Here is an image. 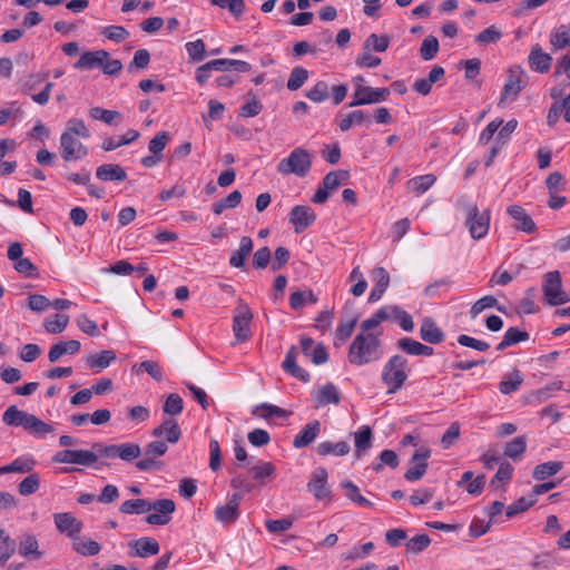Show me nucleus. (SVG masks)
<instances>
[{
  "label": "nucleus",
  "mask_w": 570,
  "mask_h": 570,
  "mask_svg": "<svg viewBox=\"0 0 570 570\" xmlns=\"http://www.w3.org/2000/svg\"><path fill=\"white\" fill-rule=\"evenodd\" d=\"M168 450L164 441H153L145 446V458L136 462V468L140 471L160 470L164 465L161 461H156L157 456H163Z\"/></svg>",
  "instance_id": "1a4fd4ad"
},
{
  "label": "nucleus",
  "mask_w": 570,
  "mask_h": 570,
  "mask_svg": "<svg viewBox=\"0 0 570 570\" xmlns=\"http://www.w3.org/2000/svg\"><path fill=\"white\" fill-rule=\"evenodd\" d=\"M390 309V318H393L399 323L402 330L405 332H412L414 330V322L412 316L397 305H387Z\"/></svg>",
  "instance_id": "37998d69"
},
{
  "label": "nucleus",
  "mask_w": 570,
  "mask_h": 570,
  "mask_svg": "<svg viewBox=\"0 0 570 570\" xmlns=\"http://www.w3.org/2000/svg\"><path fill=\"white\" fill-rule=\"evenodd\" d=\"M390 45V37L387 35L371 33L363 43V50H374L376 52H384Z\"/></svg>",
  "instance_id": "09e8293b"
},
{
  "label": "nucleus",
  "mask_w": 570,
  "mask_h": 570,
  "mask_svg": "<svg viewBox=\"0 0 570 570\" xmlns=\"http://www.w3.org/2000/svg\"><path fill=\"white\" fill-rule=\"evenodd\" d=\"M525 72L520 66H511L508 70V79L503 86L500 102L511 98L514 100L519 92L527 86Z\"/></svg>",
  "instance_id": "9d476101"
},
{
  "label": "nucleus",
  "mask_w": 570,
  "mask_h": 570,
  "mask_svg": "<svg viewBox=\"0 0 570 570\" xmlns=\"http://www.w3.org/2000/svg\"><path fill=\"white\" fill-rule=\"evenodd\" d=\"M350 451L351 446L346 441H340L337 443L325 441L320 443L316 449L317 454L321 456H326L330 454L343 456L350 453Z\"/></svg>",
  "instance_id": "f704fd0d"
},
{
  "label": "nucleus",
  "mask_w": 570,
  "mask_h": 570,
  "mask_svg": "<svg viewBox=\"0 0 570 570\" xmlns=\"http://www.w3.org/2000/svg\"><path fill=\"white\" fill-rule=\"evenodd\" d=\"M62 134H69V136H78L85 139L90 137L88 127L86 126L85 121L79 118H70L67 121L66 129Z\"/></svg>",
  "instance_id": "4d7b16f0"
},
{
  "label": "nucleus",
  "mask_w": 570,
  "mask_h": 570,
  "mask_svg": "<svg viewBox=\"0 0 570 570\" xmlns=\"http://www.w3.org/2000/svg\"><path fill=\"white\" fill-rule=\"evenodd\" d=\"M321 433V422L314 420L307 423L294 438L293 446L295 449L306 448L312 444Z\"/></svg>",
  "instance_id": "5701e85b"
},
{
  "label": "nucleus",
  "mask_w": 570,
  "mask_h": 570,
  "mask_svg": "<svg viewBox=\"0 0 570 570\" xmlns=\"http://www.w3.org/2000/svg\"><path fill=\"white\" fill-rule=\"evenodd\" d=\"M108 58L109 52L106 50L86 51L75 62L73 67L78 70L100 68Z\"/></svg>",
  "instance_id": "412c9836"
},
{
  "label": "nucleus",
  "mask_w": 570,
  "mask_h": 570,
  "mask_svg": "<svg viewBox=\"0 0 570 570\" xmlns=\"http://www.w3.org/2000/svg\"><path fill=\"white\" fill-rule=\"evenodd\" d=\"M19 554L27 559L39 560L43 552L39 549V542L33 534H23L19 541Z\"/></svg>",
  "instance_id": "cd10ccee"
},
{
  "label": "nucleus",
  "mask_w": 570,
  "mask_h": 570,
  "mask_svg": "<svg viewBox=\"0 0 570 570\" xmlns=\"http://www.w3.org/2000/svg\"><path fill=\"white\" fill-rule=\"evenodd\" d=\"M316 407H323L328 404H338L341 402V393L333 383H326L321 386L314 396Z\"/></svg>",
  "instance_id": "bb28decb"
},
{
  "label": "nucleus",
  "mask_w": 570,
  "mask_h": 570,
  "mask_svg": "<svg viewBox=\"0 0 570 570\" xmlns=\"http://www.w3.org/2000/svg\"><path fill=\"white\" fill-rule=\"evenodd\" d=\"M308 79V71L303 67H295L292 69L287 80V89L291 91L298 90Z\"/></svg>",
  "instance_id": "bf43d9fd"
},
{
  "label": "nucleus",
  "mask_w": 570,
  "mask_h": 570,
  "mask_svg": "<svg viewBox=\"0 0 570 570\" xmlns=\"http://www.w3.org/2000/svg\"><path fill=\"white\" fill-rule=\"evenodd\" d=\"M316 215L309 206H294L289 214V222L294 225L295 233L299 234L314 224Z\"/></svg>",
  "instance_id": "f3484780"
},
{
  "label": "nucleus",
  "mask_w": 570,
  "mask_h": 570,
  "mask_svg": "<svg viewBox=\"0 0 570 570\" xmlns=\"http://www.w3.org/2000/svg\"><path fill=\"white\" fill-rule=\"evenodd\" d=\"M69 323V316L66 314H56L52 320L45 321V328L50 334H59L63 332Z\"/></svg>",
  "instance_id": "774afa93"
},
{
  "label": "nucleus",
  "mask_w": 570,
  "mask_h": 570,
  "mask_svg": "<svg viewBox=\"0 0 570 570\" xmlns=\"http://www.w3.org/2000/svg\"><path fill=\"white\" fill-rule=\"evenodd\" d=\"M141 454V449L137 443H120L118 444L117 458L126 462H131L138 459Z\"/></svg>",
  "instance_id": "69168bd1"
},
{
  "label": "nucleus",
  "mask_w": 570,
  "mask_h": 570,
  "mask_svg": "<svg viewBox=\"0 0 570 570\" xmlns=\"http://www.w3.org/2000/svg\"><path fill=\"white\" fill-rule=\"evenodd\" d=\"M420 336L424 342L430 344H440L445 337L443 331L431 317H425L422 321Z\"/></svg>",
  "instance_id": "a878e982"
},
{
  "label": "nucleus",
  "mask_w": 570,
  "mask_h": 570,
  "mask_svg": "<svg viewBox=\"0 0 570 570\" xmlns=\"http://www.w3.org/2000/svg\"><path fill=\"white\" fill-rule=\"evenodd\" d=\"M317 302V297L313 293L312 289L307 291H296L293 292L289 296V306L294 311L301 309L306 303L315 304Z\"/></svg>",
  "instance_id": "8fccbe9b"
},
{
  "label": "nucleus",
  "mask_w": 570,
  "mask_h": 570,
  "mask_svg": "<svg viewBox=\"0 0 570 570\" xmlns=\"http://www.w3.org/2000/svg\"><path fill=\"white\" fill-rule=\"evenodd\" d=\"M60 155L67 163L77 161L87 157L88 148L76 137L69 136V134H61Z\"/></svg>",
  "instance_id": "9b49d317"
},
{
  "label": "nucleus",
  "mask_w": 570,
  "mask_h": 570,
  "mask_svg": "<svg viewBox=\"0 0 570 570\" xmlns=\"http://www.w3.org/2000/svg\"><path fill=\"white\" fill-rule=\"evenodd\" d=\"M297 348L296 346H292L285 356V360L283 361L282 367L285 372L291 374L292 376L296 377L297 380L307 383L311 380V376L307 371L297 365L296 358H297Z\"/></svg>",
  "instance_id": "4be33fe9"
},
{
  "label": "nucleus",
  "mask_w": 570,
  "mask_h": 570,
  "mask_svg": "<svg viewBox=\"0 0 570 570\" xmlns=\"http://www.w3.org/2000/svg\"><path fill=\"white\" fill-rule=\"evenodd\" d=\"M341 487L345 490V495L354 503H356L360 507H371L372 502L368 501L366 498H364L360 493V489L356 484H354L350 480H344L341 482Z\"/></svg>",
  "instance_id": "de8ad7c7"
},
{
  "label": "nucleus",
  "mask_w": 570,
  "mask_h": 570,
  "mask_svg": "<svg viewBox=\"0 0 570 570\" xmlns=\"http://www.w3.org/2000/svg\"><path fill=\"white\" fill-rule=\"evenodd\" d=\"M73 541H75L72 544L73 550L83 557L97 556L101 550V546L97 541L91 540V539H86V540H81V541L73 540Z\"/></svg>",
  "instance_id": "5fc2aeb1"
},
{
  "label": "nucleus",
  "mask_w": 570,
  "mask_h": 570,
  "mask_svg": "<svg viewBox=\"0 0 570 570\" xmlns=\"http://www.w3.org/2000/svg\"><path fill=\"white\" fill-rule=\"evenodd\" d=\"M542 292L547 304L551 306L562 305L570 301L569 294L562 291V279L559 271L544 274Z\"/></svg>",
  "instance_id": "423d86ee"
},
{
  "label": "nucleus",
  "mask_w": 570,
  "mask_h": 570,
  "mask_svg": "<svg viewBox=\"0 0 570 570\" xmlns=\"http://www.w3.org/2000/svg\"><path fill=\"white\" fill-rule=\"evenodd\" d=\"M525 450L527 438L525 435H519L505 444L503 454L513 461H518L522 458Z\"/></svg>",
  "instance_id": "79ce46f5"
},
{
  "label": "nucleus",
  "mask_w": 570,
  "mask_h": 570,
  "mask_svg": "<svg viewBox=\"0 0 570 570\" xmlns=\"http://www.w3.org/2000/svg\"><path fill=\"white\" fill-rule=\"evenodd\" d=\"M375 285L372 288L370 295H368V302L374 303L381 299L383 294L389 287L390 284V275L383 267H376L373 271Z\"/></svg>",
  "instance_id": "c85d7f7f"
},
{
  "label": "nucleus",
  "mask_w": 570,
  "mask_h": 570,
  "mask_svg": "<svg viewBox=\"0 0 570 570\" xmlns=\"http://www.w3.org/2000/svg\"><path fill=\"white\" fill-rule=\"evenodd\" d=\"M328 473L325 468H316L307 483V489L316 500H332V490L327 484Z\"/></svg>",
  "instance_id": "4468645a"
},
{
  "label": "nucleus",
  "mask_w": 570,
  "mask_h": 570,
  "mask_svg": "<svg viewBox=\"0 0 570 570\" xmlns=\"http://www.w3.org/2000/svg\"><path fill=\"white\" fill-rule=\"evenodd\" d=\"M550 45L554 50H561L570 46V23L561 24L551 31Z\"/></svg>",
  "instance_id": "c9c22d12"
},
{
  "label": "nucleus",
  "mask_w": 570,
  "mask_h": 570,
  "mask_svg": "<svg viewBox=\"0 0 570 570\" xmlns=\"http://www.w3.org/2000/svg\"><path fill=\"white\" fill-rule=\"evenodd\" d=\"M252 320L253 313L249 306L239 298L233 317V332L238 343L246 342L250 338L252 333L249 324Z\"/></svg>",
  "instance_id": "0eeeda50"
},
{
  "label": "nucleus",
  "mask_w": 570,
  "mask_h": 570,
  "mask_svg": "<svg viewBox=\"0 0 570 570\" xmlns=\"http://www.w3.org/2000/svg\"><path fill=\"white\" fill-rule=\"evenodd\" d=\"M495 307L499 312L505 313L504 306L498 305V299L492 295H487L478 299L471 307L470 314L472 318H475L487 308Z\"/></svg>",
  "instance_id": "49530a36"
},
{
  "label": "nucleus",
  "mask_w": 570,
  "mask_h": 570,
  "mask_svg": "<svg viewBox=\"0 0 570 570\" xmlns=\"http://www.w3.org/2000/svg\"><path fill=\"white\" fill-rule=\"evenodd\" d=\"M351 364L361 366L382 357L381 340L373 333H358L348 348Z\"/></svg>",
  "instance_id": "f257e3e1"
},
{
  "label": "nucleus",
  "mask_w": 570,
  "mask_h": 570,
  "mask_svg": "<svg viewBox=\"0 0 570 570\" xmlns=\"http://www.w3.org/2000/svg\"><path fill=\"white\" fill-rule=\"evenodd\" d=\"M507 213L518 223L515 228L527 234L535 232L537 226L531 216L519 205H511L508 207Z\"/></svg>",
  "instance_id": "b1692460"
},
{
  "label": "nucleus",
  "mask_w": 570,
  "mask_h": 570,
  "mask_svg": "<svg viewBox=\"0 0 570 570\" xmlns=\"http://www.w3.org/2000/svg\"><path fill=\"white\" fill-rule=\"evenodd\" d=\"M537 502V499L533 498V497H529V498H520L519 500H517L515 502H513L512 504H510L507 509H505V515L508 518H513L522 512H525L528 509H530L534 503Z\"/></svg>",
  "instance_id": "680f3d73"
},
{
  "label": "nucleus",
  "mask_w": 570,
  "mask_h": 570,
  "mask_svg": "<svg viewBox=\"0 0 570 570\" xmlns=\"http://www.w3.org/2000/svg\"><path fill=\"white\" fill-rule=\"evenodd\" d=\"M56 463H68L90 466L97 461V454L88 450H62L58 451L53 458Z\"/></svg>",
  "instance_id": "ddd939ff"
},
{
  "label": "nucleus",
  "mask_w": 570,
  "mask_h": 570,
  "mask_svg": "<svg viewBox=\"0 0 570 570\" xmlns=\"http://www.w3.org/2000/svg\"><path fill=\"white\" fill-rule=\"evenodd\" d=\"M387 320H390V309H387V306H383L377 309L370 318L362 322L361 333H370L371 330Z\"/></svg>",
  "instance_id": "603ef678"
},
{
  "label": "nucleus",
  "mask_w": 570,
  "mask_h": 570,
  "mask_svg": "<svg viewBox=\"0 0 570 570\" xmlns=\"http://www.w3.org/2000/svg\"><path fill=\"white\" fill-rule=\"evenodd\" d=\"M523 380L522 373L519 370H513L499 383V391L509 395L520 389Z\"/></svg>",
  "instance_id": "a19ab883"
},
{
  "label": "nucleus",
  "mask_w": 570,
  "mask_h": 570,
  "mask_svg": "<svg viewBox=\"0 0 570 570\" xmlns=\"http://www.w3.org/2000/svg\"><path fill=\"white\" fill-rule=\"evenodd\" d=\"M350 177L347 170L338 169L330 171L322 180V184L316 189L312 197L314 204H324L331 193L335 191L342 184L346 183Z\"/></svg>",
  "instance_id": "6e6552de"
},
{
  "label": "nucleus",
  "mask_w": 570,
  "mask_h": 570,
  "mask_svg": "<svg viewBox=\"0 0 570 570\" xmlns=\"http://www.w3.org/2000/svg\"><path fill=\"white\" fill-rule=\"evenodd\" d=\"M356 88L365 105L379 104L385 101L390 96L389 88H373L363 85H356Z\"/></svg>",
  "instance_id": "2f4dec72"
},
{
  "label": "nucleus",
  "mask_w": 570,
  "mask_h": 570,
  "mask_svg": "<svg viewBox=\"0 0 570 570\" xmlns=\"http://www.w3.org/2000/svg\"><path fill=\"white\" fill-rule=\"evenodd\" d=\"M81 344L77 340L59 342L53 344L48 353V360L51 363L57 362L65 354H76L80 351Z\"/></svg>",
  "instance_id": "7c9ffc66"
},
{
  "label": "nucleus",
  "mask_w": 570,
  "mask_h": 570,
  "mask_svg": "<svg viewBox=\"0 0 570 570\" xmlns=\"http://www.w3.org/2000/svg\"><path fill=\"white\" fill-rule=\"evenodd\" d=\"M40 488V476L38 473H30L18 485V491L21 495H31Z\"/></svg>",
  "instance_id": "0e129e2a"
},
{
  "label": "nucleus",
  "mask_w": 570,
  "mask_h": 570,
  "mask_svg": "<svg viewBox=\"0 0 570 570\" xmlns=\"http://www.w3.org/2000/svg\"><path fill=\"white\" fill-rule=\"evenodd\" d=\"M129 548L131 549L130 556L139 558L155 556L160 550L157 540L150 537H142L138 540L130 541Z\"/></svg>",
  "instance_id": "aec40b11"
},
{
  "label": "nucleus",
  "mask_w": 570,
  "mask_h": 570,
  "mask_svg": "<svg viewBox=\"0 0 570 570\" xmlns=\"http://www.w3.org/2000/svg\"><path fill=\"white\" fill-rule=\"evenodd\" d=\"M91 118L101 120L107 125H118L121 121V114L116 110H107L101 107H94L89 110Z\"/></svg>",
  "instance_id": "a18cd8bd"
},
{
  "label": "nucleus",
  "mask_w": 570,
  "mask_h": 570,
  "mask_svg": "<svg viewBox=\"0 0 570 570\" xmlns=\"http://www.w3.org/2000/svg\"><path fill=\"white\" fill-rule=\"evenodd\" d=\"M357 323V318L353 317L345 322H341L335 332V342L334 345L336 347L341 346L346 342V340L352 335L354 327Z\"/></svg>",
  "instance_id": "6e6d98bb"
},
{
  "label": "nucleus",
  "mask_w": 570,
  "mask_h": 570,
  "mask_svg": "<svg viewBox=\"0 0 570 570\" xmlns=\"http://www.w3.org/2000/svg\"><path fill=\"white\" fill-rule=\"evenodd\" d=\"M96 177L102 181H124L127 173L118 164H105L97 168Z\"/></svg>",
  "instance_id": "c756f323"
},
{
  "label": "nucleus",
  "mask_w": 570,
  "mask_h": 570,
  "mask_svg": "<svg viewBox=\"0 0 570 570\" xmlns=\"http://www.w3.org/2000/svg\"><path fill=\"white\" fill-rule=\"evenodd\" d=\"M184 410V401L179 394L171 393L169 394L163 405V411L165 414L176 416L180 414Z\"/></svg>",
  "instance_id": "052dcab7"
},
{
  "label": "nucleus",
  "mask_w": 570,
  "mask_h": 570,
  "mask_svg": "<svg viewBox=\"0 0 570 570\" xmlns=\"http://www.w3.org/2000/svg\"><path fill=\"white\" fill-rule=\"evenodd\" d=\"M460 204L465 212V226L471 237L476 240L485 237L490 227V210L481 212L476 204L468 199H461Z\"/></svg>",
  "instance_id": "7ed1b4c3"
},
{
  "label": "nucleus",
  "mask_w": 570,
  "mask_h": 570,
  "mask_svg": "<svg viewBox=\"0 0 570 570\" xmlns=\"http://www.w3.org/2000/svg\"><path fill=\"white\" fill-rule=\"evenodd\" d=\"M155 438L165 436L169 443H177L181 436V430L179 424L174 419L164 420V422L153 430Z\"/></svg>",
  "instance_id": "393cba45"
},
{
  "label": "nucleus",
  "mask_w": 570,
  "mask_h": 570,
  "mask_svg": "<svg viewBox=\"0 0 570 570\" xmlns=\"http://www.w3.org/2000/svg\"><path fill=\"white\" fill-rule=\"evenodd\" d=\"M365 121H370V118L361 109L354 110L347 115L337 116V125L342 131H347L354 125H362Z\"/></svg>",
  "instance_id": "e433bc0d"
},
{
  "label": "nucleus",
  "mask_w": 570,
  "mask_h": 570,
  "mask_svg": "<svg viewBox=\"0 0 570 570\" xmlns=\"http://www.w3.org/2000/svg\"><path fill=\"white\" fill-rule=\"evenodd\" d=\"M140 134L136 129H129L120 138L108 137L104 139L101 148L106 151L115 150L121 146L129 145L139 138Z\"/></svg>",
  "instance_id": "72a5a7b5"
},
{
  "label": "nucleus",
  "mask_w": 570,
  "mask_h": 570,
  "mask_svg": "<svg viewBox=\"0 0 570 570\" xmlns=\"http://www.w3.org/2000/svg\"><path fill=\"white\" fill-rule=\"evenodd\" d=\"M53 520L57 529L61 533H66L72 540L79 539V533L82 530V522L75 518L71 513L60 512L53 514Z\"/></svg>",
  "instance_id": "a211bd4d"
},
{
  "label": "nucleus",
  "mask_w": 570,
  "mask_h": 570,
  "mask_svg": "<svg viewBox=\"0 0 570 570\" xmlns=\"http://www.w3.org/2000/svg\"><path fill=\"white\" fill-rule=\"evenodd\" d=\"M563 468V463L561 461H549L541 464H538L532 472V475L538 481H543L550 476L559 473Z\"/></svg>",
  "instance_id": "58836bf2"
},
{
  "label": "nucleus",
  "mask_w": 570,
  "mask_h": 570,
  "mask_svg": "<svg viewBox=\"0 0 570 570\" xmlns=\"http://www.w3.org/2000/svg\"><path fill=\"white\" fill-rule=\"evenodd\" d=\"M528 62L532 71L546 73L551 68L552 57L544 52L539 43H535L528 56Z\"/></svg>",
  "instance_id": "6ab92c4d"
},
{
  "label": "nucleus",
  "mask_w": 570,
  "mask_h": 570,
  "mask_svg": "<svg viewBox=\"0 0 570 570\" xmlns=\"http://www.w3.org/2000/svg\"><path fill=\"white\" fill-rule=\"evenodd\" d=\"M252 238L248 236H243L240 238L239 248L235 250L229 258V265L235 268L245 267L246 257L252 253Z\"/></svg>",
  "instance_id": "473e14b6"
},
{
  "label": "nucleus",
  "mask_w": 570,
  "mask_h": 570,
  "mask_svg": "<svg viewBox=\"0 0 570 570\" xmlns=\"http://www.w3.org/2000/svg\"><path fill=\"white\" fill-rule=\"evenodd\" d=\"M2 421L9 426H22L36 436H45L53 431V428L33 414L10 405L2 414Z\"/></svg>",
  "instance_id": "f03ea898"
},
{
  "label": "nucleus",
  "mask_w": 570,
  "mask_h": 570,
  "mask_svg": "<svg viewBox=\"0 0 570 570\" xmlns=\"http://www.w3.org/2000/svg\"><path fill=\"white\" fill-rule=\"evenodd\" d=\"M431 456V451L426 448H421L414 452L410 462L414 466L410 468L405 473V480L414 482L421 480L428 470V459Z\"/></svg>",
  "instance_id": "dca6fc26"
},
{
  "label": "nucleus",
  "mask_w": 570,
  "mask_h": 570,
  "mask_svg": "<svg viewBox=\"0 0 570 570\" xmlns=\"http://www.w3.org/2000/svg\"><path fill=\"white\" fill-rule=\"evenodd\" d=\"M529 340V333L525 331H521L518 327H509L502 338V341L497 345V351H503L509 346L518 344L520 342H524Z\"/></svg>",
  "instance_id": "ea45409f"
},
{
  "label": "nucleus",
  "mask_w": 570,
  "mask_h": 570,
  "mask_svg": "<svg viewBox=\"0 0 570 570\" xmlns=\"http://www.w3.org/2000/svg\"><path fill=\"white\" fill-rule=\"evenodd\" d=\"M150 511L154 510L156 513H150L146 517V522L153 525H165L170 521V514L174 513L176 505L170 499H159L149 502Z\"/></svg>",
  "instance_id": "f8f14e48"
},
{
  "label": "nucleus",
  "mask_w": 570,
  "mask_h": 570,
  "mask_svg": "<svg viewBox=\"0 0 570 570\" xmlns=\"http://www.w3.org/2000/svg\"><path fill=\"white\" fill-rule=\"evenodd\" d=\"M119 511L125 514H142L150 511L149 501L145 499L126 500Z\"/></svg>",
  "instance_id": "3c124183"
},
{
  "label": "nucleus",
  "mask_w": 570,
  "mask_h": 570,
  "mask_svg": "<svg viewBox=\"0 0 570 570\" xmlns=\"http://www.w3.org/2000/svg\"><path fill=\"white\" fill-rule=\"evenodd\" d=\"M116 360V353L111 350H104L98 354H91L86 362L90 368H97L98 372L108 367Z\"/></svg>",
  "instance_id": "4c0bfd02"
},
{
  "label": "nucleus",
  "mask_w": 570,
  "mask_h": 570,
  "mask_svg": "<svg viewBox=\"0 0 570 570\" xmlns=\"http://www.w3.org/2000/svg\"><path fill=\"white\" fill-rule=\"evenodd\" d=\"M356 458H361L363 451L372 446V430L368 425H362L354 434Z\"/></svg>",
  "instance_id": "c03bdc74"
},
{
  "label": "nucleus",
  "mask_w": 570,
  "mask_h": 570,
  "mask_svg": "<svg viewBox=\"0 0 570 570\" xmlns=\"http://www.w3.org/2000/svg\"><path fill=\"white\" fill-rule=\"evenodd\" d=\"M439 40L434 36H428L423 39L420 48L421 58L425 61L432 60L439 51Z\"/></svg>",
  "instance_id": "13d9d810"
},
{
  "label": "nucleus",
  "mask_w": 570,
  "mask_h": 570,
  "mask_svg": "<svg viewBox=\"0 0 570 570\" xmlns=\"http://www.w3.org/2000/svg\"><path fill=\"white\" fill-rule=\"evenodd\" d=\"M253 414L263 419H268L271 416L285 417L289 414V412L273 404L262 403L256 406V409L253 411Z\"/></svg>",
  "instance_id": "e2e57ef3"
},
{
  "label": "nucleus",
  "mask_w": 570,
  "mask_h": 570,
  "mask_svg": "<svg viewBox=\"0 0 570 570\" xmlns=\"http://www.w3.org/2000/svg\"><path fill=\"white\" fill-rule=\"evenodd\" d=\"M407 379V360L400 355H393L384 365L382 381L387 386V393L393 394L402 389Z\"/></svg>",
  "instance_id": "20e7f679"
},
{
  "label": "nucleus",
  "mask_w": 570,
  "mask_h": 570,
  "mask_svg": "<svg viewBox=\"0 0 570 570\" xmlns=\"http://www.w3.org/2000/svg\"><path fill=\"white\" fill-rule=\"evenodd\" d=\"M243 500L240 493H234L228 497L225 505L217 507L215 510V518L224 524H233L239 518V505Z\"/></svg>",
  "instance_id": "2eb2a0df"
},
{
  "label": "nucleus",
  "mask_w": 570,
  "mask_h": 570,
  "mask_svg": "<svg viewBox=\"0 0 570 570\" xmlns=\"http://www.w3.org/2000/svg\"><path fill=\"white\" fill-rule=\"evenodd\" d=\"M275 465L271 462L259 461L256 465H253L249 469V472L253 474V478L264 484L265 479H268L275 473Z\"/></svg>",
  "instance_id": "864d4df0"
},
{
  "label": "nucleus",
  "mask_w": 570,
  "mask_h": 570,
  "mask_svg": "<svg viewBox=\"0 0 570 570\" xmlns=\"http://www.w3.org/2000/svg\"><path fill=\"white\" fill-rule=\"evenodd\" d=\"M435 180L436 178L434 175L428 174L412 178L409 184L416 195H422L435 183Z\"/></svg>",
  "instance_id": "338daca9"
},
{
  "label": "nucleus",
  "mask_w": 570,
  "mask_h": 570,
  "mask_svg": "<svg viewBox=\"0 0 570 570\" xmlns=\"http://www.w3.org/2000/svg\"><path fill=\"white\" fill-rule=\"evenodd\" d=\"M311 167L312 154L303 147H296L286 158L278 163L277 171L285 176L305 177L309 173Z\"/></svg>",
  "instance_id": "39448f33"
}]
</instances>
